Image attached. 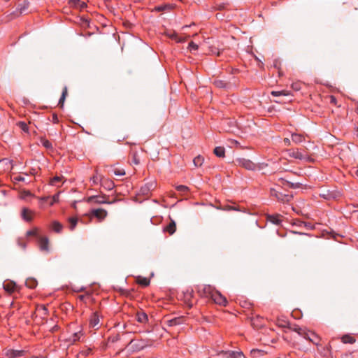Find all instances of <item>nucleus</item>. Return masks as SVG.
Segmentation results:
<instances>
[{"label":"nucleus","mask_w":358,"mask_h":358,"mask_svg":"<svg viewBox=\"0 0 358 358\" xmlns=\"http://www.w3.org/2000/svg\"><path fill=\"white\" fill-rule=\"evenodd\" d=\"M136 322L140 323L142 328L136 324V333L137 332H150L152 331V324L148 314L141 308H136Z\"/></svg>","instance_id":"obj_1"},{"label":"nucleus","mask_w":358,"mask_h":358,"mask_svg":"<svg viewBox=\"0 0 358 358\" xmlns=\"http://www.w3.org/2000/svg\"><path fill=\"white\" fill-rule=\"evenodd\" d=\"M203 293L206 297L210 298L217 304L224 306L227 304V299L210 285H205L203 288Z\"/></svg>","instance_id":"obj_2"},{"label":"nucleus","mask_w":358,"mask_h":358,"mask_svg":"<svg viewBox=\"0 0 358 358\" xmlns=\"http://www.w3.org/2000/svg\"><path fill=\"white\" fill-rule=\"evenodd\" d=\"M87 202L94 203L97 204H103V203H113L115 202V200L110 201L109 196L105 194L103 195H94L91 196L87 198Z\"/></svg>","instance_id":"obj_3"},{"label":"nucleus","mask_w":358,"mask_h":358,"mask_svg":"<svg viewBox=\"0 0 358 358\" xmlns=\"http://www.w3.org/2000/svg\"><path fill=\"white\" fill-rule=\"evenodd\" d=\"M271 195L275 196L281 203H289L293 198L292 194H285L275 189H271Z\"/></svg>","instance_id":"obj_4"},{"label":"nucleus","mask_w":358,"mask_h":358,"mask_svg":"<svg viewBox=\"0 0 358 358\" xmlns=\"http://www.w3.org/2000/svg\"><path fill=\"white\" fill-rule=\"evenodd\" d=\"M236 163L238 166L245 168L247 170L253 171L256 169V164L252 162L251 160L245 159V158H239L236 159Z\"/></svg>","instance_id":"obj_5"},{"label":"nucleus","mask_w":358,"mask_h":358,"mask_svg":"<svg viewBox=\"0 0 358 358\" xmlns=\"http://www.w3.org/2000/svg\"><path fill=\"white\" fill-rule=\"evenodd\" d=\"M38 245L41 251L48 252H49V240L46 236H38Z\"/></svg>","instance_id":"obj_6"},{"label":"nucleus","mask_w":358,"mask_h":358,"mask_svg":"<svg viewBox=\"0 0 358 358\" xmlns=\"http://www.w3.org/2000/svg\"><path fill=\"white\" fill-rule=\"evenodd\" d=\"M83 338L84 334L82 330H80L77 332H74L73 334H72L67 339V341L71 344H73L78 341H83Z\"/></svg>","instance_id":"obj_7"},{"label":"nucleus","mask_w":358,"mask_h":358,"mask_svg":"<svg viewBox=\"0 0 358 358\" xmlns=\"http://www.w3.org/2000/svg\"><path fill=\"white\" fill-rule=\"evenodd\" d=\"M289 156L297 159H305L307 155L299 150V149H290L287 150Z\"/></svg>","instance_id":"obj_8"},{"label":"nucleus","mask_w":358,"mask_h":358,"mask_svg":"<svg viewBox=\"0 0 358 358\" xmlns=\"http://www.w3.org/2000/svg\"><path fill=\"white\" fill-rule=\"evenodd\" d=\"M25 352L24 350H8L5 352V356L7 358H17L22 357L24 355Z\"/></svg>","instance_id":"obj_9"},{"label":"nucleus","mask_w":358,"mask_h":358,"mask_svg":"<svg viewBox=\"0 0 358 358\" xmlns=\"http://www.w3.org/2000/svg\"><path fill=\"white\" fill-rule=\"evenodd\" d=\"M107 211L102 208L93 209L91 211V215L99 219L100 221L104 220L107 216Z\"/></svg>","instance_id":"obj_10"},{"label":"nucleus","mask_w":358,"mask_h":358,"mask_svg":"<svg viewBox=\"0 0 358 358\" xmlns=\"http://www.w3.org/2000/svg\"><path fill=\"white\" fill-rule=\"evenodd\" d=\"M222 354L227 358H244V355L241 351H222Z\"/></svg>","instance_id":"obj_11"},{"label":"nucleus","mask_w":358,"mask_h":358,"mask_svg":"<svg viewBox=\"0 0 358 358\" xmlns=\"http://www.w3.org/2000/svg\"><path fill=\"white\" fill-rule=\"evenodd\" d=\"M99 316L97 313H94L92 315L90 319V327L94 329H98L99 325Z\"/></svg>","instance_id":"obj_12"},{"label":"nucleus","mask_w":358,"mask_h":358,"mask_svg":"<svg viewBox=\"0 0 358 358\" xmlns=\"http://www.w3.org/2000/svg\"><path fill=\"white\" fill-rule=\"evenodd\" d=\"M3 287L8 293H13L17 288V285L13 281H7L3 282Z\"/></svg>","instance_id":"obj_13"},{"label":"nucleus","mask_w":358,"mask_h":358,"mask_svg":"<svg viewBox=\"0 0 358 358\" xmlns=\"http://www.w3.org/2000/svg\"><path fill=\"white\" fill-rule=\"evenodd\" d=\"M176 230V224L174 220H171L170 223L165 226L163 229L164 232L169 233L170 235H172L175 233Z\"/></svg>","instance_id":"obj_14"},{"label":"nucleus","mask_w":358,"mask_h":358,"mask_svg":"<svg viewBox=\"0 0 358 358\" xmlns=\"http://www.w3.org/2000/svg\"><path fill=\"white\" fill-rule=\"evenodd\" d=\"M150 278H145L141 275L136 276V284H138L143 287H147L150 285Z\"/></svg>","instance_id":"obj_15"},{"label":"nucleus","mask_w":358,"mask_h":358,"mask_svg":"<svg viewBox=\"0 0 358 358\" xmlns=\"http://www.w3.org/2000/svg\"><path fill=\"white\" fill-rule=\"evenodd\" d=\"M31 214L32 212L29 209L27 208H23L22 210L21 216L24 220L27 222H31L32 220Z\"/></svg>","instance_id":"obj_16"},{"label":"nucleus","mask_w":358,"mask_h":358,"mask_svg":"<svg viewBox=\"0 0 358 358\" xmlns=\"http://www.w3.org/2000/svg\"><path fill=\"white\" fill-rule=\"evenodd\" d=\"M155 185L153 183H148L141 187L140 192L143 195H148L152 189H153Z\"/></svg>","instance_id":"obj_17"},{"label":"nucleus","mask_w":358,"mask_h":358,"mask_svg":"<svg viewBox=\"0 0 358 358\" xmlns=\"http://www.w3.org/2000/svg\"><path fill=\"white\" fill-rule=\"evenodd\" d=\"M101 185L104 189L107 190H111L115 187L113 181L104 178L102 179Z\"/></svg>","instance_id":"obj_18"},{"label":"nucleus","mask_w":358,"mask_h":358,"mask_svg":"<svg viewBox=\"0 0 358 358\" xmlns=\"http://www.w3.org/2000/svg\"><path fill=\"white\" fill-rule=\"evenodd\" d=\"M267 219L269 222L276 225H280L282 222L280 215H268Z\"/></svg>","instance_id":"obj_19"},{"label":"nucleus","mask_w":358,"mask_h":358,"mask_svg":"<svg viewBox=\"0 0 358 358\" xmlns=\"http://www.w3.org/2000/svg\"><path fill=\"white\" fill-rule=\"evenodd\" d=\"M69 3L71 6L80 8L81 10L87 7V4L85 2L80 1V0H70Z\"/></svg>","instance_id":"obj_20"},{"label":"nucleus","mask_w":358,"mask_h":358,"mask_svg":"<svg viewBox=\"0 0 358 358\" xmlns=\"http://www.w3.org/2000/svg\"><path fill=\"white\" fill-rule=\"evenodd\" d=\"M29 6V2L24 0L21 3H20L17 6V10H19L20 14H22L27 11Z\"/></svg>","instance_id":"obj_21"},{"label":"nucleus","mask_w":358,"mask_h":358,"mask_svg":"<svg viewBox=\"0 0 358 358\" xmlns=\"http://www.w3.org/2000/svg\"><path fill=\"white\" fill-rule=\"evenodd\" d=\"M40 143L47 150H53V146H52V144L51 143V142H50L48 140H47L44 137L40 138Z\"/></svg>","instance_id":"obj_22"},{"label":"nucleus","mask_w":358,"mask_h":358,"mask_svg":"<svg viewBox=\"0 0 358 358\" xmlns=\"http://www.w3.org/2000/svg\"><path fill=\"white\" fill-rule=\"evenodd\" d=\"M213 152L218 157H224L225 155V149L224 147L217 146L214 148Z\"/></svg>","instance_id":"obj_23"},{"label":"nucleus","mask_w":358,"mask_h":358,"mask_svg":"<svg viewBox=\"0 0 358 358\" xmlns=\"http://www.w3.org/2000/svg\"><path fill=\"white\" fill-rule=\"evenodd\" d=\"M305 138L301 134L296 133H294L292 134V141L296 144L303 142Z\"/></svg>","instance_id":"obj_24"},{"label":"nucleus","mask_w":358,"mask_h":358,"mask_svg":"<svg viewBox=\"0 0 358 358\" xmlns=\"http://www.w3.org/2000/svg\"><path fill=\"white\" fill-rule=\"evenodd\" d=\"M166 322L168 326L174 327L180 324L182 322V319L180 317H174L173 319L168 320Z\"/></svg>","instance_id":"obj_25"},{"label":"nucleus","mask_w":358,"mask_h":358,"mask_svg":"<svg viewBox=\"0 0 358 358\" xmlns=\"http://www.w3.org/2000/svg\"><path fill=\"white\" fill-rule=\"evenodd\" d=\"M51 228L54 231L59 233L63 229V225L57 221H53L51 224Z\"/></svg>","instance_id":"obj_26"},{"label":"nucleus","mask_w":358,"mask_h":358,"mask_svg":"<svg viewBox=\"0 0 358 358\" xmlns=\"http://www.w3.org/2000/svg\"><path fill=\"white\" fill-rule=\"evenodd\" d=\"M304 338L309 340L310 341L315 344H317V343L319 342V338L313 332H308V337L306 335L304 336Z\"/></svg>","instance_id":"obj_27"},{"label":"nucleus","mask_w":358,"mask_h":358,"mask_svg":"<svg viewBox=\"0 0 358 358\" xmlns=\"http://www.w3.org/2000/svg\"><path fill=\"white\" fill-rule=\"evenodd\" d=\"M293 330L296 332L299 335L303 336L304 338V336H307L308 337V332L306 331V329H303L302 327H299V325H294V327L293 328Z\"/></svg>","instance_id":"obj_28"},{"label":"nucleus","mask_w":358,"mask_h":358,"mask_svg":"<svg viewBox=\"0 0 358 358\" xmlns=\"http://www.w3.org/2000/svg\"><path fill=\"white\" fill-rule=\"evenodd\" d=\"M281 181H282V184L283 185H287L289 187L292 188V189L299 188L301 186V184L299 182L294 183V182H291L287 181L283 179H281Z\"/></svg>","instance_id":"obj_29"},{"label":"nucleus","mask_w":358,"mask_h":358,"mask_svg":"<svg viewBox=\"0 0 358 358\" xmlns=\"http://www.w3.org/2000/svg\"><path fill=\"white\" fill-rule=\"evenodd\" d=\"M78 221V220L74 217H71L69 218V229L71 231H73L75 229Z\"/></svg>","instance_id":"obj_30"},{"label":"nucleus","mask_w":358,"mask_h":358,"mask_svg":"<svg viewBox=\"0 0 358 358\" xmlns=\"http://www.w3.org/2000/svg\"><path fill=\"white\" fill-rule=\"evenodd\" d=\"M342 342L343 343H350V344H352L355 342V339L350 336V335H344L342 338Z\"/></svg>","instance_id":"obj_31"},{"label":"nucleus","mask_w":358,"mask_h":358,"mask_svg":"<svg viewBox=\"0 0 358 358\" xmlns=\"http://www.w3.org/2000/svg\"><path fill=\"white\" fill-rule=\"evenodd\" d=\"M110 171L113 172L116 176H123L125 175L124 169H119L115 167H112Z\"/></svg>","instance_id":"obj_32"},{"label":"nucleus","mask_w":358,"mask_h":358,"mask_svg":"<svg viewBox=\"0 0 358 358\" xmlns=\"http://www.w3.org/2000/svg\"><path fill=\"white\" fill-rule=\"evenodd\" d=\"M25 284L29 288L34 289L37 286V281L35 279H27Z\"/></svg>","instance_id":"obj_33"},{"label":"nucleus","mask_w":358,"mask_h":358,"mask_svg":"<svg viewBox=\"0 0 358 358\" xmlns=\"http://www.w3.org/2000/svg\"><path fill=\"white\" fill-rule=\"evenodd\" d=\"M66 94H67V89H66V87H64V89L63 90L62 96L59 100V105H60L61 106H63Z\"/></svg>","instance_id":"obj_34"},{"label":"nucleus","mask_w":358,"mask_h":358,"mask_svg":"<svg viewBox=\"0 0 358 358\" xmlns=\"http://www.w3.org/2000/svg\"><path fill=\"white\" fill-rule=\"evenodd\" d=\"M193 162L196 166H200L203 162V157L201 156H198L194 159Z\"/></svg>","instance_id":"obj_35"},{"label":"nucleus","mask_w":358,"mask_h":358,"mask_svg":"<svg viewBox=\"0 0 358 358\" xmlns=\"http://www.w3.org/2000/svg\"><path fill=\"white\" fill-rule=\"evenodd\" d=\"M62 177H59V176H55L54 178H52L50 180V185H54V186H57V184L59 182H61L62 180Z\"/></svg>","instance_id":"obj_36"},{"label":"nucleus","mask_w":358,"mask_h":358,"mask_svg":"<svg viewBox=\"0 0 358 358\" xmlns=\"http://www.w3.org/2000/svg\"><path fill=\"white\" fill-rule=\"evenodd\" d=\"M92 352V349L90 348L82 350L80 352V355L84 357L89 356Z\"/></svg>","instance_id":"obj_37"},{"label":"nucleus","mask_w":358,"mask_h":358,"mask_svg":"<svg viewBox=\"0 0 358 358\" xmlns=\"http://www.w3.org/2000/svg\"><path fill=\"white\" fill-rule=\"evenodd\" d=\"M17 243L19 247H20L23 250H25V248L27 247V243H26V242L22 238H19L17 240Z\"/></svg>","instance_id":"obj_38"},{"label":"nucleus","mask_w":358,"mask_h":358,"mask_svg":"<svg viewBox=\"0 0 358 358\" xmlns=\"http://www.w3.org/2000/svg\"><path fill=\"white\" fill-rule=\"evenodd\" d=\"M18 126L24 132H28L29 127L24 122H20Z\"/></svg>","instance_id":"obj_39"},{"label":"nucleus","mask_w":358,"mask_h":358,"mask_svg":"<svg viewBox=\"0 0 358 358\" xmlns=\"http://www.w3.org/2000/svg\"><path fill=\"white\" fill-rule=\"evenodd\" d=\"M188 48L190 52L197 50L199 48V46L197 44L194 43L193 41H191L189 43Z\"/></svg>","instance_id":"obj_40"},{"label":"nucleus","mask_w":358,"mask_h":358,"mask_svg":"<svg viewBox=\"0 0 358 358\" xmlns=\"http://www.w3.org/2000/svg\"><path fill=\"white\" fill-rule=\"evenodd\" d=\"M103 178L101 176H94L91 180H92L94 184H97L99 182H101Z\"/></svg>","instance_id":"obj_41"},{"label":"nucleus","mask_w":358,"mask_h":358,"mask_svg":"<svg viewBox=\"0 0 358 358\" xmlns=\"http://www.w3.org/2000/svg\"><path fill=\"white\" fill-rule=\"evenodd\" d=\"M27 236H36L37 238H38V236H40L38 233H37V229H33V230H29V231H27Z\"/></svg>","instance_id":"obj_42"},{"label":"nucleus","mask_w":358,"mask_h":358,"mask_svg":"<svg viewBox=\"0 0 358 358\" xmlns=\"http://www.w3.org/2000/svg\"><path fill=\"white\" fill-rule=\"evenodd\" d=\"M59 193L55 194L52 197V201L50 202V205H53L55 203H57L59 201Z\"/></svg>","instance_id":"obj_43"},{"label":"nucleus","mask_w":358,"mask_h":358,"mask_svg":"<svg viewBox=\"0 0 358 358\" xmlns=\"http://www.w3.org/2000/svg\"><path fill=\"white\" fill-rule=\"evenodd\" d=\"M176 189L180 192H185L188 190V187L187 186L182 185L177 186Z\"/></svg>","instance_id":"obj_44"},{"label":"nucleus","mask_w":358,"mask_h":358,"mask_svg":"<svg viewBox=\"0 0 358 358\" xmlns=\"http://www.w3.org/2000/svg\"><path fill=\"white\" fill-rule=\"evenodd\" d=\"M271 94L274 96H280V95L283 94V93L282 91H273L271 92Z\"/></svg>","instance_id":"obj_45"},{"label":"nucleus","mask_w":358,"mask_h":358,"mask_svg":"<svg viewBox=\"0 0 358 358\" xmlns=\"http://www.w3.org/2000/svg\"><path fill=\"white\" fill-rule=\"evenodd\" d=\"M32 196V194L29 191H24L22 193L23 198H25L27 196Z\"/></svg>","instance_id":"obj_46"},{"label":"nucleus","mask_w":358,"mask_h":358,"mask_svg":"<svg viewBox=\"0 0 358 358\" xmlns=\"http://www.w3.org/2000/svg\"><path fill=\"white\" fill-rule=\"evenodd\" d=\"M284 141V144H285V145H286V146H289V145H290V144H291V141H290V139H289V138H284V141Z\"/></svg>","instance_id":"obj_47"},{"label":"nucleus","mask_w":358,"mask_h":358,"mask_svg":"<svg viewBox=\"0 0 358 358\" xmlns=\"http://www.w3.org/2000/svg\"><path fill=\"white\" fill-rule=\"evenodd\" d=\"M144 347H145V345H140L138 343H136V345H135L136 351L142 350L144 348Z\"/></svg>","instance_id":"obj_48"},{"label":"nucleus","mask_w":358,"mask_h":358,"mask_svg":"<svg viewBox=\"0 0 358 358\" xmlns=\"http://www.w3.org/2000/svg\"><path fill=\"white\" fill-rule=\"evenodd\" d=\"M15 180H17V181L24 182L25 180V178L24 177H22V176H18L15 178Z\"/></svg>","instance_id":"obj_49"},{"label":"nucleus","mask_w":358,"mask_h":358,"mask_svg":"<svg viewBox=\"0 0 358 358\" xmlns=\"http://www.w3.org/2000/svg\"><path fill=\"white\" fill-rule=\"evenodd\" d=\"M299 85H300L299 83H294V84L292 85V87L295 90H300Z\"/></svg>","instance_id":"obj_50"},{"label":"nucleus","mask_w":358,"mask_h":358,"mask_svg":"<svg viewBox=\"0 0 358 358\" xmlns=\"http://www.w3.org/2000/svg\"><path fill=\"white\" fill-rule=\"evenodd\" d=\"M42 309H43V310L44 311V313H45V314H46V313H47V312H48L47 308H46L45 306H42Z\"/></svg>","instance_id":"obj_51"},{"label":"nucleus","mask_w":358,"mask_h":358,"mask_svg":"<svg viewBox=\"0 0 358 358\" xmlns=\"http://www.w3.org/2000/svg\"><path fill=\"white\" fill-rule=\"evenodd\" d=\"M131 162H134V155H131Z\"/></svg>","instance_id":"obj_52"},{"label":"nucleus","mask_w":358,"mask_h":358,"mask_svg":"<svg viewBox=\"0 0 358 358\" xmlns=\"http://www.w3.org/2000/svg\"><path fill=\"white\" fill-rule=\"evenodd\" d=\"M164 9V7H162V6H159V7L157 8V10H163Z\"/></svg>","instance_id":"obj_53"},{"label":"nucleus","mask_w":358,"mask_h":358,"mask_svg":"<svg viewBox=\"0 0 358 358\" xmlns=\"http://www.w3.org/2000/svg\"><path fill=\"white\" fill-rule=\"evenodd\" d=\"M53 120H54V121H57V115H53Z\"/></svg>","instance_id":"obj_54"},{"label":"nucleus","mask_w":358,"mask_h":358,"mask_svg":"<svg viewBox=\"0 0 358 358\" xmlns=\"http://www.w3.org/2000/svg\"><path fill=\"white\" fill-rule=\"evenodd\" d=\"M79 299H80V300H82V301H83V300L85 299V296H83V295H80V296H79Z\"/></svg>","instance_id":"obj_55"},{"label":"nucleus","mask_w":358,"mask_h":358,"mask_svg":"<svg viewBox=\"0 0 358 358\" xmlns=\"http://www.w3.org/2000/svg\"><path fill=\"white\" fill-rule=\"evenodd\" d=\"M251 352H252V353L259 352V350H252L251 351Z\"/></svg>","instance_id":"obj_56"},{"label":"nucleus","mask_w":358,"mask_h":358,"mask_svg":"<svg viewBox=\"0 0 358 358\" xmlns=\"http://www.w3.org/2000/svg\"><path fill=\"white\" fill-rule=\"evenodd\" d=\"M355 173L358 176V166L357 169L355 171Z\"/></svg>","instance_id":"obj_57"},{"label":"nucleus","mask_w":358,"mask_h":358,"mask_svg":"<svg viewBox=\"0 0 358 358\" xmlns=\"http://www.w3.org/2000/svg\"><path fill=\"white\" fill-rule=\"evenodd\" d=\"M336 101V99L334 97H331V102H335Z\"/></svg>","instance_id":"obj_58"},{"label":"nucleus","mask_w":358,"mask_h":358,"mask_svg":"<svg viewBox=\"0 0 358 358\" xmlns=\"http://www.w3.org/2000/svg\"><path fill=\"white\" fill-rule=\"evenodd\" d=\"M355 134H356V136H358V127L356 129Z\"/></svg>","instance_id":"obj_59"},{"label":"nucleus","mask_w":358,"mask_h":358,"mask_svg":"<svg viewBox=\"0 0 358 358\" xmlns=\"http://www.w3.org/2000/svg\"><path fill=\"white\" fill-rule=\"evenodd\" d=\"M230 209H232L234 210H238V209L236 207H231Z\"/></svg>","instance_id":"obj_60"},{"label":"nucleus","mask_w":358,"mask_h":358,"mask_svg":"<svg viewBox=\"0 0 358 358\" xmlns=\"http://www.w3.org/2000/svg\"><path fill=\"white\" fill-rule=\"evenodd\" d=\"M48 199V197H43V198H41V199H42V200H43V201H46Z\"/></svg>","instance_id":"obj_61"},{"label":"nucleus","mask_w":358,"mask_h":358,"mask_svg":"<svg viewBox=\"0 0 358 358\" xmlns=\"http://www.w3.org/2000/svg\"><path fill=\"white\" fill-rule=\"evenodd\" d=\"M135 163H136V164H137L138 163V162L137 161L136 159Z\"/></svg>","instance_id":"obj_62"},{"label":"nucleus","mask_w":358,"mask_h":358,"mask_svg":"<svg viewBox=\"0 0 358 358\" xmlns=\"http://www.w3.org/2000/svg\"><path fill=\"white\" fill-rule=\"evenodd\" d=\"M135 201H136V202H137V201H138V199H137V197H136V196Z\"/></svg>","instance_id":"obj_63"},{"label":"nucleus","mask_w":358,"mask_h":358,"mask_svg":"<svg viewBox=\"0 0 358 358\" xmlns=\"http://www.w3.org/2000/svg\"><path fill=\"white\" fill-rule=\"evenodd\" d=\"M357 220H358V215H357Z\"/></svg>","instance_id":"obj_64"}]
</instances>
